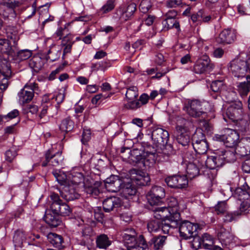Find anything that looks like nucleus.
Wrapping results in <instances>:
<instances>
[{"label":"nucleus","instance_id":"obj_1","mask_svg":"<svg viewBox=\"0 0 250 250\" xmlns=\"http://www.w3.org/2000/svg\"><path fill=\"white\" fill-rule=\"evenodd\" d=\"M105 187L110 192L120 191L121 194L125 198L135 195L137 192V189L132 181L123 184L122 180L116 175H111L105 180Z\"/></svg>","mask_w":250,"mask_h":250},{"label":"nucleus","instance_id":"obj_2","mask_svg":"<svg viewBox=\"0 0 250 250\" xmlns=\"http://www.w3.org/2000/svg\"><path fill=\"white\" fill-rule=\"evenodd\" d=\"M168 204V207L157 208L156 214L158 212V215L162 218L173 217V219L170 218V219L172 220L171 222L173 223L172 226L176 227L179 224L180 219L179 211L186 208V206L178 202L177 199L174 197H171L169 199Z\"/></svg>","mask_w":250,"mask_h":250},{"label":"nucleus","instance_id":"obj_3","mask_svg":"<svg viewBox=\"0 0 250 250\" xmlns=\"http://www.w3.org/2000/svg\"><path fill=\"white\" fill-rule=\"evenodd\" d=\"M125 150L128 151L129 156L124 159L130 158L132 160H136L137 162H141L145 166H150L152 165L155 160V153L153 152H149L146 149H145L143 154L138 149H134L130 150L128 148H122L121 153H124Z\"/></svg>","mask_w":250,"mask_h":250},{"label":"nucleus","instance_id":"obj_4","mask_svg":"<svg viewBox=\"0 0 250 250\" xmlns=\"http://www.w3.org/2000/svg\"><path fill=\"white\" fill-rule=\"evenodd\" d=\"M192 125V123L182 117L177 120L176 138L179 144L183 146L188 145L190 142L189 136L187 132Z\"/></svg>","mask_w":250,"mask_h":250},{"label":"nucleus","instance_id":"obj_5","mask_svg":"<svg viewBox=\"0 0 250 250\" xmlns=\"http://www.w3.org/2000/svg\"><path fill=\"white\" fill-rule=\"evenodd\" d=\"M94 232L90 227L85 228L82 231L75 237L76 243L88 249L93 245Z\"/></svg>","mask_w":250,"mask_h":250},{"label":"nucleus","instance_id":"obj_6","mask_svg":"<svg viewBox=\"0 0 250 250\" xmlns=\"http://www.w3.org/2000/svg\"><path fill=\"white\" fill-rule=\"evenodd\" d=\"M216 138L217 140L224 142L228 147H234L237 145L239 135L234 130L230 128L225 129V134L223 135H217Z\"/></svg>","mask_w":250,"mask_h":250},{"label":"nucleus","instance_id":"obj_7","mask_svg":"<svg viewBox=\"0 0 250 250\" xmlns=\"http://www.w3.org/2000/svg\"><path fill=\"white\" fill-rule=\"evenodd\" d=\"M226 115L233 122L242 121L243 124H246V121H243L242 103L240 102H237L230 104L227 109Z\"/></svg>","mask_w":250,"mask_h":250},{"label":"nucleus","instance_id":"obj_8","mask_svg":"<svg viewBox=\"0 0 250 250\" xmlns=\"http://www.w3.org/2000/svg\"><path fill=\"white\" fill-rule=\"evenodd\" d=\"M165 196L164 189L159 186H154L146 195L148 203L151 206L159 205Z\"/></svg>","mask_w":250,"mask_h":250},{"label":"nucleus","instance_id":"obj_9","mask_svg":"<svg viewBox=\"0 0 250 250\" xmlns=\"http://www.w3.org/2000/svg\"><path fill=\"white\" fill-rule=\"evenodd\" d=\"M136 10V5L131 3L127 6L122 5L115 13V17L123 22L129 20Z\"/></svg>","mask_w":250,"mask_h":250},{"label":"nucleus","instance_id":"obj_10","mask_svg":"<svg viewBox=\"0 0 250 250\" xmlns=\"http://www.w3.org/2000/svg\"><path fill=\"white\" fill-rule=\"evenodd\" d=\"M0 4V14L8 17L10 14H14V9L19 7L22 3V0H3Z\"/></svg>","mask_w":250,"mask_h":250},{"label":"nucleus","instance_id":"obj_11","mask_svg":"<svg viewBox=\"0 0 250 250\" xmlns=\"http://www.w3.org/2000/svg\"><path fill=\"white\" fill-rule=\"evenodd\" d=\"M198 225L188 221L182 222L179 226L180 235L185 239H189L197 234Z\"/></svg>","mask_w":250,"mask_h":250},{"label":"nucleus","instance_id":"obj_12","mask_svg":"<svg viewBox=\"0 0 250 250\" xmlns=\"http://www.w3.org/2000/svg\"><path fill=\"white\" fill-rule=\"evenodd\" d=\"M62 159L61 151L55 152L53 148L50 149L45 153V160L42 165V167H46L48 165L56 167L59 165Z\"/></svg>","mask_w":250,"mask_h":250},{"label":"nucleus","instance_id":"obj_13","mask_svg":"<svg viewBox=\"0 0 250 250\" xmlns=\"http://www.w3.org/2000/svg\"><path fill=\"white\" fill-rule=\"evenodd\" d=\"M152 140L156 145L164 146L169 139L168 132L162 128L154 127L151 134Z\"/></svg>","mask_w":250,"mask_h":250},{"label":"nucleus","instance_id":"obj_14","mask_svg":"<svg viewBox=\"0 0 250 250\" xmlns=\"http://www.w3.org/2000/svg\"><path fill=\"white\" fill-rule=\"evenodd\" d=\"M130 180L132 183L140 186H145L150 182L148 174L141 170L133 169L130 171Z\"/></svg>","mask_w":250,"mask_h":250},{"label":"nucleus","instance_id":"obj_15","mask_svg":"<svg viewBox=\"0 0 250 250\" xmlns=\"http://www.w3.org/2000/svg\"><path fill=\"white\" fill-rule=\"evenodd\" d=\"M35 83L30 85H25L23 88L19 93V100L21 104H24L32 100L34 96V89L37 87Z\"/></svg>","mask_w":250,"mask_h":250},{"label":"nucleus","instance_id":"obj_16","mask_svg":"<svg viewBox=\"0 0 250 250\" xmlns=\"http://www.w3.org/2000/svg\"><path fill=\"white\" fill-rule=\"evenodd\" d=\"M188 104L189 106L187 107V111L190 116L197 118L205 114L203 108V103L197 100H194Z\"/></svg>","mask_w":250,"mask_h":250},{"label":"nucleus","instance_id":"obj_17","mask_svg":"<svg viewBox=\"0 0 250 250\" xmlns=\"http://www.w3.org/2000/svg\"><path fill=\"white\" fill-rule=\"evenodd\" d=\"M214 243L213 237L208 233H204L202 238L195 237L193 239V246L199 247L202 246L205 249H211Z\"/></svg>","mask_w":250,"mask_h":250},{"label":"nucleus","instance_id":"obj_18","mask_svg":"<svg viewBox=\"0 0 250 250\" xmlns=\"http://www.w3.org/2000/svg\"><path fill=\"white\" fill-rule=\"evenodd\" d=\"M234 196L240 201H242L241 204L242 211H247L250 207V194L241 188L235 189Z\"/></svg>","mask_w":250,"mask_h":250},{"label":"nucleus","instance_id":"obj_19","mask_svg":"<svg viewBox=\"0 0 250 250\" xmlns=\"http://www.w3.org/2000/svg\"><path fill=\"white\" fill-rule=\"evenodd\" d=\"M223 164L224 158H221L218 151L213 155L208 157L205 161L206 167L210 169L221 167Z\"/></svg>","mask_w":250,"mask_h":250},{"label":"nucleus","instance_id":"obj_20","mask_svg":"<svg viewBox=\"0 0 250 250\" xmlns=\"http://www.w3.org/2000/svg\"><path fill=\"white\" fill-rule=\"evenodd\" d=\"M60 193L62 198L66 201H72L78 199L80 196L74 186L65 185L60 191Z\"/></svg>","mask_w":250,"mask_h":250},{"label":"nucleus","instance_id":"obj_21","mask_svg":"<svg viewBox=\"0 0 250 250\" xmlns=\"http://www.w3.org/2000/svg\"><path fill=\"white\" fill-rule=\"evenodd\" d=\"M2 69L0 70V73L3 76L0 83V89L5 90L8 85V80L11 76L10 63H2Z\"/></svg>","mask_w":250,"mask_h":250},{"label":"nucleus","instance_id":"obj_22","mask_svg":"<svg viewBox=\"0 0 250 250\" xmlns=\"http://www.w3.org/2000/svg\"><path fill=\"white\" fill-rule=\"evenodd\" d=\"M235 38L234 32L229 29H225L220 33L216 41L220 44H229L234 42Z\"/></svg>","mask_w":250,"mask_h":250},{"label":"nucleus","instance_id":"obj_23","mask_svg":"<svg viewBox=\"0 0 250 250\" xmlns=\"http://www.w3.org/2000/svg\"><path fill=\"white\" fill-rule=\"evenodd\" d=\"M199 163L198 160H195L193 163H189L187 166V177L192 179L198 176L200 173V169L203 167L202 164L197 165Z\"/></svg>","mask_w":250,"mask_h":250},{"label":"nucleus","instance_id":"obj_24","mask_svg":"<svg viewBox=\"0 0 250 250\" xmlns=\"http://www.w3.org/2000/svg\"><path fill=\"white\" fill-rule=\"evenodd\" d=\"M122 235L126 247L138 241V239H137V233L133 229L128 228L125 229Z\"/></svg>","mask_w":250,"mask_h":250},{"label":"nucleus","instance_id":"obj_25","mask_svg":"<svg viewBox=\"0 0 250 250\" xmlns=\"http://www.w3.org/2000/svg\"><path fill=\"white\" fill-rule=\"evenodd\" d=\"M121 199L116 197H111L105 199L103 203V208L105 212H109L114 208L121 205Z\"/></svg>","mask_w":250,"mask_h":250},{"label":"nucleus","instance_id":"obj_26","mask_svg":"<svg viewBox=\"0 0 250 250\" xmlns=\"http://www.w3.org/2000/svg\"><path fill=\"white\" fill-rule=\"evenodd\" d=\"M50 208L55 214L62 216L68 215L71 212L70 207L66 204L62 202L59 204L54 203L51 205Z\"/></svg>","mask_w":250,"mask_h":250},{"label":"nucleus","instance_id":"obj_27","mask_svg":"<svg viewBox=\"0 0 250 250\" xmlns=\"http://www.w3.org/2000/svg\"><path fill=\"white\" fill-rule=\"evenodd\" d=\"M239 146L236 148L229 147L225 150H218L219 154H221V158H224L225 161L228 163H232L235 161L237 154L236 150H238Z\"/></svg>","mask_w":250,"mask_h":250},{"label":"nucleus","instance_id":"obj_28","mask_svg":"<svg viewBox=\"0 0 250 250\" xmlns=\"http://www.w3.org/2000/svg\"><path fill=\"white\" fill-rule=\"evenodd\" d=\"M229 67L234 76L238 78L244 77L247 71L246 63H230Z\"/></svg>","mask_w":250,"mask_h":250},{"label":"nucleus","instance_id":"obj_29","mask_svg":"<svg viewBox=\"0 0 250 250\" xmlns=\"http://www.w3.org/2000/svg\"><path fill=\"white\" fill-rule=\"evenodd\" d=\"M0 51L5 56L3 57V60L6 62L10 61L9 56L12 54V51L9 41L6 39H0Z\"/></svg>","mask_w":250,"mask_h":250},{"label":"nucleus","instance_id":"obj_30","mask_svg":"<svg viewBox=\"0 0 250 250\" xmlns=\"http://www.w3.org/2000/svg\"><path fill=\"white\" fill-rule=\"evenodd\" d=\"M127 250H148V246L144 236L139 235L138 241L126 247Z\"/></svg>","mask_w":250,"mask_h":250},{"label":"nucleus","instance_id":"obj_31","mask_svg":"<svg viewBox=\"0 0 250 250\" xmlns=\"http://www.w3.org/2000/svg\"><path fill=\"white\" fill-rule=\"evenodd\" d=\"M97 247L99 249H107L112 243V241L104 234L98 235L96 239Z\"/></svg>","mask_w":250,"mask_h":250},{"label":"nucleus","instance_id":"obj_32","mask_svg":"<svg viewBox=\"0 0 250 250\" xmlns=\"http://www.w3.org/2000/svg\"><path fill=\"white\" fill-rule=\"evenodd\" d=\"M156 208L154 210V217L156 218V219L150 221L147 224V229L149 232H156L159 230L161 228V224L162 221L160 218V216L156 213Z\"/></svg>","mask_w":250,"mask_h":250},{"label":"nucleus","instance_id":"obj_33","mask_svg":"<svg viewBox=\"0 0 250 250\" xmlns=\"http://www.w3.org/2000/svg\"><path fill=\"white\" fill-rule=\"evenodd\" d=\"M237 90L242 97L246 96L250 91V77L247 76L246 81L239 83Z\"/></svg>","mask_w":250,"mask_h":250},{"label":"nucleus","instance_id":"obj_34","mask_svg":"<svg viewBox=\"0 0 250 250\" xmlns=\"http://www.w3.org/2000/svg\"><path fill=\"white\" fill-rule=\"evenodd\" d=\"M47 237L48 241L54 247L60 248L62 247L63 241L61 235L54 233H49Z\"/></svg>","mask_w":250,"mask_h":250},{"label":"nucleus","instance_id":"obj_35","mask_svg":"<svg viewBox=\"0 0 250 250\" xmlns=\"http://www.w3.org/2000/svg\"><path fill=\"white\" fill-rule=\"evenodd\" d=\"M192 146L196 152L199 154H205L208 147L206 140L205 141L202 140L201 142L197 143L196 139H194V143H193Z\"/></svg>","mask_w":250,"mask_h":250},{"label":"nucleus","instance_id":"obj_36","mask_svg":"<svg viewBox=\"0 0 250 250\" xmlns=\"http://www.w3.org/2000/svg\"><path fill=\"white\" fill-rule=\"evenodd\" d=\"M53 174L58 183L62 185L66 184L69 182V179H70V175L67 176L64 172L60 170H54Z\"/></svg>","mask_w":250,"mask_h":250},{"label":"nucleus","instance_id":"obj_37","mask_svg":"<svg viewBox=\"0 0 250 250\" xmlns=\"http://www.w3.org/2000/svg\"><path fill=\"white\" fill-rule=\"evenodd\" d=\"M167 237L166 236L161 235L154 237L151 239L150 244L153 247L154 249H161L164 246Z\"/></svg>","mask_w":250,"mask_h":250},{"label":"nucleus","instance_id":"obj_38","mask_svg":"<svg viewBox=\"0 0 250 250\" xmlns=\"http://www.w3.org/2000/svg\"><path fill=\"white\" fill-rule=\"evenodd\" d=\"M25 239V234L23 230L18 229L15 231L13 236V242L15 246L21 247Z\"/></svg>","mask_w":250,"mask_h":250},{"label":"nucleus","instance_id":"obj_39","mask_svg":"<svg viewBox=\"0 0 250 250\" xmlns=\"http://www.w3.org/2000/svg\"><path fill=\"white\" fill-rule=\"evenodd\" d=\"M84 191L93 196L96 197L100 193L96 184H92L91 183L85 182L83 185Z\"/></svg>","mask_w":250,"mask_h":250},{"label":"nucleus","instance_id":"obj_40","mask_svg":"<svg viewBox=\"0 0 250 250\" xmlns=\"http://www.w3.org/2000/svg\"><path fill=\"white\" fill-rule=\"evenodd\" d=\"M160 218L162 220L161 224L162 230L165 234L169 233V230L170 228H176L178 225V224L176 227L172 226V225H173V223H171L172 220L170 219V218L173 219L172 217L164 218H162L160 217Z\"/></svg>","mask_w":250,"mask_h":250},{"label":"nucleus","instance_id":"obj_41","mask_svg":"<svg viewBox=\"0 0 250 250\" xmlns=\"http://www.w3.org/2000/svg\"><path fill=\"white\" fill-rule=\"evenodd\" d=\"M73 37L70 35H68L64 37L62 40V45L63 48V52L64 53H68L71 51V47L74 43V41H72Z\"/></svg>","mask_w":250,"mask_h":250},{"label":"nucleus","instance_id":"obj_42","mask_svg":"<svg viewBox=\"0 0 250 250\" xmlns=\"http://www.w3.org/2000/svg\"><path fill=\"white\" fill-rule=\"evenodd\" d=\"M73 126V122L70 118H67L62 121L60 129L62 132H66L72 130Z\"/></svg>","mask_w":250,"mask_h":250},{"label":"nucleus","instance_id":"obj_43","mask_svg":"<svg viewBox=\"0 0 250 250\" xmlns=\"http://www.w3.org/2000/svg\"><path fill=\"white\" fill-rule=\"evenodd\" d=\"M220 239L227 243H230L233 239V236L229 231L225 229H221L218 234Z\"/></svg>","mask_w":250,"mask_h":250},{"label":"nucleus","instance_id":"obj_44","mask_svg":"<svg viewBox=\"0 0 250 250\" xmlns=\"http://www.w3.org/2000/svg\"><path fill=\"white\" fill-rule=\"evenodd\" d=\"M44 219L46 223L52 227H57L61 223L59 219L51 214H45Z\"/></svg>","mask_w":250,"mask_h":250},{"label":"nucleus","instance_id":"obj_45","mask_svg":"<svg viewBox=\"0 0 250 250\" xmlns=\"http://www.w3.org/2000/svg\"><path fill=\"white\" fill-rule=\"evenodd\" d=\"M125 96L129 101L135 100L138 96L137 87L133 86L128 88L126 92Z\"/></svg>","mask_w":250,"mask_h":250},{"label":"nucleus","instance_id":"obj_46","mask_svg":"<svg viewBox=\"0 0 250 250\" xmlns=\"http://www.w3.org/2000/svg\"><path fill=\"white\" fill-rule=\"evenodd\" d=\"M165 28L170 29L173 27L179 28L180 27L179 22H177L175 18L166 19L163 22Z\"/></svg>","mask_w":250,"mask_h":250},{"label":"nucleus","instance_id":"obj_47","mask_svg":"<svg viewBox=\"0 0 250 250\" xmlns=\"http://www.w3.org/2000/svg\"><path fill=\"white\" fill-rule=\"evenodd\" d=\"M209 63H195L193 70L197 74H202L209 69Z\"/></svg>","mask_w":250,"mask_h":250},{"label":"nucleus","instance_id":"obj_48","mask_svg":"<svg viewBox=\"0 0 250 250\" xmlns=\"http://www.w3.org/2000/svg\"><path fill=\"white\" fill-rule=\"evenodd\" d=\"M115 7L114 0H108L106 3L100 9V12L106 14L112 10Z\"/></svg>","mask_w":250,"mask_h":250},{"label":"nucleus","instance_id":"obj_49","mask_svg":"<svg viewBox=\"0 0 250 250\" xmlns=\"http://www.w3.org/2000/svg\"><path fill=\"white\" fill-rule=\"evenodd\" d=\"M32 52L29 50H22L20 51L17 54V58L21 61H24L28 60L31 57Z\"/></svg>","mask_w":250,"mask_h":250},{"label":"nucleus","instance_id":"obj_50","mask_svg":"<svg viewBox=\"0 0 250 250\" xmlns=\"http://www.w3.org/2000/svg\"><path fill=\"white\" fill-rule=\"evenodd\" d=\"M248 212L247 211H242L241 210V207L240 208V210L238 211H235L233 213H228L224 217V220L225 222H231L235 219L236 216H239L242 214L243 213H246Z\"/></svg>","mask_w":250,"mask_h":250},{"label":"nucleus","instance_id":"obj_51","mask_svg":"<svg viewBox=\"0 0 250 250\" xmlns=\"http://www.w3.org/2000/svg\"><path fill=\"white\" fill-rule=\"evenodd\" d=\"M69 175H70V179H69V181H71L72 184L69 185L74 186V187L81 182L83 179V175L81 173H77L75 175L70 174Z\"/></svg>","mask_w":250,"mask_h":250},{"label":"nucleus","instance_id":"obj_52","mask_svg":"<svg viewBox=\"0 0 250 250\" xmlns=\"http://www.w3.org/2000/svg\"><path fill=\"white\" fill-rule=\"evenodd\" d=\"M177 178L178 175L168 176L166 178L165 182L168 187L172 188H178V186L177 185Z\"/></svg>","mask_w":250,"mask_h":250},{"label":"nucleus","instance_id":"obj_53","mask_svg":"<svg viewBox=\"0 0 250 250\" xmlns=\"http://www.w3.org/2000/svg\"><path fill=\"white\" fill-rule=\"evenodd\" d=\"M203 18V10H200L196 13L191 16V20L195 25L200 24L202 23Z\"/></svg>","mask_w":250,"mask_h":250},{"label":"nucleus","instance_id":"obj_54","mask_svg":"<svg viewBox=\"0 0 250 250\" xmlns=\"http://www.w3.org/2000/svg\"><path fill=\"white\" fill-rule=\"evenodd\" d=\"M151 7V3L150 0H142L140 4V10L144 13L148 12Z\"/></svg>","mask_w":250,"mask_h":250},{"label":"nucleus","instance_id":"obj_55","mask_svg":"<svg viewBox=\"0 0 250 250\" xmlns=\"http://www.w3.org/2000/svg\"><path fill=\"white\" fill-rule=\"evenodd\" d=\"M188 184V177L186 176L178 175L177 185L178 188H186Z\"/></svg>","mask_w":250,"mask_h":250},{"label":"nucleus","instance_id":"obj_56","mask_svg":"<svg viewBox=\"0 0 250 250\" xmlns=\"http://www.w3.org/2000/svg\"><path fill=\"white\" fill-rule=\"evenodd\" d=\"M227 208L226 201L219 202L215 206V211L218 214L224 213L226 211Z\"/></svg>","mask_w":250,"mask_h":250},{"label":"nucleus","instance_id":"obj_57","mask_svg":"<svg viewBox=\"0 0 250 250\" xmlns=\"http://www.w3.org/2000/svg\"><path fill=\"white\" fill-rule=\"evenodd\" d=\"M196 139L197 141V143L201 142V140H206L205 136L204 134L200 130H197L193 134L192 138V145L193 146L194 143V139Z\"/></svg>","mask_w":250,"mask_h":250},{"label":"nucleus","instance_id":"obj_58","mask_svg":"<svg viewBox=\"0 0 250 250\" xmlns=\"http://www.w3.org/2000/svg\"><path fill=\"white\" fill-rule=\"evenodd\" d=\"M223 85V82L222 81H215L213 82L210 85L211 90L215 92H219Z\"/></svg>","mask_w":250,"mask_h":250},{"label":"nucleus","instance_id":"obj_59","mask_svg":"<svg viewBox=\"0 0 250 250\" xmlns=\"http://www.w3.org/2000/svg\"><path fill=\"white\" fill-rule=\"evenodd\" d=\"M5 159L6 161L11 162L17 155L16 151L14 149H10L5 152Z\"/></svg>","mask_w":250,"mask_h":250},{"label":"nucleus","instance_id":"obj_60","mask_svg":"<svg viewBox=\"0 0 250 250\" xmlns=\"http://www.w3.org/2000/svg\"><path fill=\"white\" fill-rule=\"evenodd\" d=\"M94 216L95 219L99 222H102L104 214L102 212V209L100 207H96L94 209Z\"/></svg>","mask_w":250,"mask_h":250},{"label":"nucleus","instance_id":"obj_61","mask_svg":"<svg viewBox=\"0 0 250 250\" xmlns=\"http://www.w3.org/2000/svg\"><path fill=\"white\" fill-rule=\"evenodd\" d=\"M65 64L66 63H62L58 68H57L55 70L52 71L49 76L48 79L51 81L54 80L56 78V75L63 70Z\"/></svg>","mask_w":250,"mask_h":250},{"label":"nucleus","instance_id":"obj_62","mask_svg":"<svg viewBox=\"0 0 250 250\" xmlns=\"http://www.w3.org/2000/svg\"><path fill=\"white\" fill-rule=\"evenodd\" d=\"M19 115V111L17 109H14L7 115H4V119H6V122H8L10 120L16 118Z\"/></svg>","mask_w":250,"mask_h":250},{"label":"nucleus","instance_id":"obj_63","mask_svg":"<svg viewBox=\"0 0 250 250\" xmlns=\"http://www.w3.org/2000/svg\"><path fill=\"white\" fill-rule=\"evenodd\" d=\"M106 98L102 94H97L92 99L91 102L93 104H99Z\"/></svg>","mask_w":250,"mask_h":250},{"label":"nucleus","instance_id":"obj_64","mask_svg":"<svg viewBox=\"0 0 250 250\" xmlns=\"http://www.w3.org/2000/svg\"><path fill=\"white\" fill-rule=\"evenodd\" d=\"M242 169L246 173H250V156L242 165Z\"/></svg>","mask_w":250,"mask_h":250}]
</instances>
